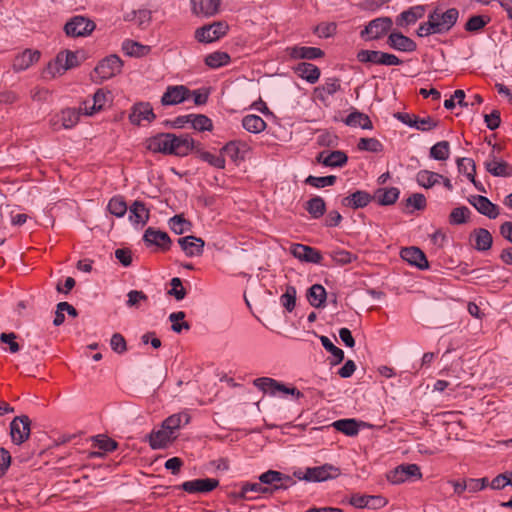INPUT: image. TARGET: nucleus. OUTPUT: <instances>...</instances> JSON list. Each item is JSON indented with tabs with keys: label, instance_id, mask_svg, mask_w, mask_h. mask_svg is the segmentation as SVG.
Segmentation results:
<instances>
[{
	"label": "nucleus",
	"instance_id": "42",
	"mask_svg": "<svg viewBox=\"0 0 512 512\" xmlns=\"http://www.w3.org/2000/svg\"><path fill=\"white\" fill-rule=\"evenodd\" d=\"M194 151L202 161L207 162L212 167L218 169L225 168V158L222 155H214L208 151H204L201 148H199V145H196Z\"/></svg>",
	"mask_w": 512,
	"mask_h": 512
},
{
	"label": "nucleus",
	"instance_id": "63",
	"mask_svg": "<svg viewBox=\"0 0 512 512\" xmlns=\"http://www.w3.org/2000/svg\"><path fill=\"white\" fill-rule=\"evenodd\" d=\"M434 16L433 15H428V21L427 22H424V23H421L417 29V35L419 37H427V36H430L432 34H439V31L437 30L438 29V26L436 25V23L434 22Z\"/></svg>",
	"mask_w": 512,
	"mask_h": 512
},
{
	"label": "nucleus",
	"instance_id": "43",
	"mask_svg": "<svg viewBox=\"0 0 512 512\" xmlns=\"http://www.w3.org/2000/svg\"><path fill=\"white\" fill-rule=\"evenodd\" d=\"M332 426L347 436H356L359 433V424L355 419H340L333 422Z\"/></svg>",
	"mask_w": 512,
	"mask_h": 512
},
{
	"label": "nucleus",
	"instance_id": "57",
	"mask_svg": "<svg viewBox=\"0 0 512 512\" xmlns=\"http://www.w3.org/2000/svg\"><path fill=\"white\" fill-rule=\"evenodd\" d=\"M470 210L466 206L454 208L449 215L451 225H461L467 222Z\"/></svg>",
	"mask_w": 512,
	"mask_h": 512
},
{
	"label": "nucleus",
	"instance_id": "3",
	"mask_svg": "<svg viewBox=\"0 0 512 512\" xmlns=\"http://www.w3.org/2000/svg\"><path fill=\"white\" fill-rule=\"evenodd\" d=\"M393 21L390 17H379L371 20L360 32L365 40H376L383 37L392 28Z\"/></svg>",
	"mask_w": 512,
	"mask_h": 512
},
{
	"label": "nucleus",
	"instance_id": "52",
	"mask_svg": "<svg viewBox=\"0 0 512 512\" xmlns=\"http://www.w3.org/2000/svg\"><path fill=\"white\" fill-rule=\"evenodd\" d=\"M337 177L335 175L328 176H313L309 175L305 179V184L310 185L314 188H324L326 186H332L336 183Z\"/></svg>",
	"mask_w": 512,
	"mask_h": 512
},
{
	"label": "nucleus",
	"instance_id": "50",
	"mask_svg": "<svg viewBox=\"0 0 512 512\" xmlns=\"http://www.w3.org/2000/svg\"><path fill=\"white\" fill-rule=\"evenodd\" d=\"M491 18L486 15H474L468 19L464 28L468 32H479L483 29L489 22Z\"/></svg>",
	"mask_w": 512,
	"mask_h": 512
},
{
	"label": "nucleus",
	"instance_id": "16",
	"mask_svg": "<svg viewBox=\"0 0 512 512\" xmlns=\"http://www.w3.org/2000/svg\"><path fill=\"white\" fill-rule=\"evenodd\" d=\"M401 258L408 262L410 265L417 267L420 270L429 268V263L424 252L418 247H405L400 251Z\"/></svg>",
	"mask_w": 512,
	"mask_h": 512
},
{
	"label": "nucleus",
	"instance_id": "62",
	"mask_svg": "<svg viewBox=\"0 0 512 512\" xmlns=\"http://www.w3.org/2000/svg\"><path fill=\"white\" fill-rule=\"evenodd\" d=\"M438 124L439 121L431 116L420 118L419 116L416 115L415 125L413 126V128L421 132H428L435 129L438 126Z\"/></svg>",
	"mask_w": 512,
	"mask_h": 512
},
{
	"label": "nucleus",
	"instance_id": "44",
	"mask_svg": "<svg viewBox=\"0 0 512 512\" xmlns=\"http://www.w3.org/2000/svg\"><path fill=\"white\" fill-rule=\"evenodd\" d=\"M249 493L255 494H264L271 493V489L269 487H264L261 482L260 483H245L242 485L240 492L238 493V497L241 499L251 500L254 499V496H250Z\"/></svg>",
	"mask_w": 512,
	"mask_h": 512
},
{
	"label": "nucleus",
	"instance_id": "5",
	"mask_svg": "<svg viewBox=\"0 0 512 512\" xmlns=\"http://www.w3.org/2000/svg\"><path fill=\"white\" fill-rule=\"evenodd\" d=\"M422 473L417 464H402L387 474V479L392 484H401L408 480H419Z\"/></svg>",
	"mask_w": 512,
	"mask_h": 512
},
{
	"label": "nucleus",
	"instance_id": "32",
	"mask_svg": "<svg viewBox=\"0 0 512 512\" xmlns=\"http://www.w3.org/2000/svg\"><path fill=\"white\" fill-rule=\"evenodd\" d=\"M295 72L299 77L311 84L316 83L321 74L320 69L316 65L308 62L299 63L295 68Z\"/></svg>",
	"mask_w": 512,
	"mask_h": 512
},
{
	"label": "nucleus",
	"instance_id": "53",
	"mask_svg": "<svg viewBox=\"0 0 512 512\" xmlns=\"http://www.w3.org/2000/svg\"><path fill=\"white\" fill-rule=\"evenodd\" d=\"M186 314L183 311L173 312L169 315V321L172 323L171 329L175 333H181L183 329L189 330L190 324L184 321Z\"/></svg>",
	"mask_w": 512,
	"mask_h": 512
},
{
	"label": "nucleus",
	"instance_id": "51",
	"mask_svg": "<svg viewBox=\"0 0 512 512\" xmlns=\"http://www.w3.org/2000/svg\"><path fill=\"white\" fill-rule=\"evenodd\" d=\"M230 61V56L226 52L216 51L206 56L205 64L211 68H219Z\"/></svg>",
	"mask_w": 512,
	"mask_h": 512
},
{
	"label": "nucleus",
	"instance_id": "64",
	"mask_svg": "<svg viewBox=\"0 0 512 512\" xmlns=\"http://www.w3.org/2000/svg\"><path fill=\"white\" fill-rule=\"evenodd\" d=\"M94 443L95 446L104 452H112L118 447V443L115 440L103 435H97L94 437Z\"/></svg>",
	"mask_w": 512,
	"mask_h": 512
},
{
	"label": "nucleus",
	"instance_id": "12",
	"mask_svg": "<svg viewBox=\"0 0 512 512\" xmlns=\"http://www.w3.org/2000/svg\"><path fill=\"white\" fill-rule=\"evenodd\" d=\"M143 241L147 246H156L162 251H168L171 246V239L169 235L161 230L153 227H148L143 235Z\"/></svg>",
	"mask_w": 512,
	"mask_h": 512
},
{
	"label": "nucleus",
	"instance_id": "7",
	"mask_svg": "<svg viewBox=\"0 0 512 512\" xmlns=\"http://www.w3.org/2000/svg\"><path fill=\"white\" fill-rule=\"evenodd\" d=\"M228 29L229 26L226 22L217 21L198 28L195 37L199 42L211 43L226 35Z\"/></svg>",
	"mask_w": 512,
	"mask_h": 512
},
{
	"label": "nucleus",
	"instance_id": "48",
	"mask_svg": "<svg viewBox=\"0 0 512 512\" xmlns=\"http://www.w3.org/2000/svg\"><path fill=\"white\" fill-rule=\"evenodd\" d=\"M348 161V157L345 152L340 150H335L328 153L323 160V165L327 167H342Z\"/></svg>",
	"mask_w": 512,
	"mask_h": 512
},
{
	"label": "nucleus",
	"instance_id": "29",
	"mask_svg": "<svg viewBox=\"0 0 512 512\" xmlns=\"http://www.w3.org/2000/svg\"><path fill=\"white\" fill-rule=\"evenodd\" d=\"M109 95L110 92H105L103 89H98L93 95L92 105H89V101H85L83 102L84 107H81V110H84L86 115H93L95 112L103 109L109 100Z\"/></svg>",
	"mask_w": 512,
	"mask_h": 512
},
{
	"label": "nucleus",
	"instance_id": "31",
	"mask_svg": "<svg viewBox=\"0 0 512 512\" xmlns=\"http://www.w3.org/2000/svg\"><path fill=\"white\" fill-rule=\"evenodd\" d=\"M424 6L418 5L409 8L408 10L400 13L396 18V24L398 26H406L415 23L418 19L424 16Z\"/></svg>",
	"mask_w": 512,
	"mask_h": 512
},
{
	"label": "nucleus",
	"instance_id": "30",
	"mask_svg": "<svg viewBox=\"0 0 512 512\" xmlns=\"http://www.w3.org/2000/svg\"><path fill=\"white\" fill-rule=\"evenodd\" d=\"M340 89V80L336 77H332L326 79L323 85L315 88L314 92L321 102H325L328 96L334 95Z\"/></svg>",
	"mask_w": 512,
	"mask_h": 512
},
{
	"label": "nucleus",
	"instance_id": "26",
	"mask_svg": "<svg viewBox=\"0 0 512 512\" xmlns=\"http://www.w3.org/2000/svg\"><path fill=\"white\" fill-rule=\"evenodd\" d=\"M191 4L194 14L209 17L218 12L220 0H191Z\"/></svg>",
	"mask_w": 512,
	"mask_h": 512
},
{
	"label": "nucleus",
	"instance_id": "23",
	"mask_svg": "<svg viewBox=\"0 0 512 512\" xmlns=\"http://www.w3.org/2000/svg\"><path fill=\"white\" fill-rule=\"evenodd\" d=\"M40 55L38 50L25 49L14 58L12 65L13 70L20 72L28 69L31 65L39 61Z\"/></svg>",
	"mask_w": 512,
	"mask_h": 512
},
{
	"label": "nucleus",
	"instance_id": "25",
	"mask_svg": "<svg viewBox=\"0 0 512 512\" xmlns=\"http://www.w3.org/2000/svg\"><path fill=\"white\" fill-rule=\"evenodd\" d=\"M289 56L293 59H317L324 56V51L317 47L293 46L287 48Z\"/></svg>",
	"mask_w": 512,
	"mask_h": 512
},
{
	"label": "nucleus",
	"instance_id": "17",
	"mask_svg": "<svg viewBox=\"0 0 512 512\" xmlns=\"http://www.w3.org/2000/svg\"><path fill=\"white\" fill-rule=\"evenodd\" d=\"M430 15L434 16V22L438 26L439 34L448 32L457 22L459 12L456 8H450L443 13L434 10Z\"/></svg>",
	"mask_w": 512,
	"mask_h": 512
},
{
	"label": "nucleus",
	"instance_id": "45",
	"mask_svg": "<svg viewBox=\"0 0 512 512\" xmlns=\"http://www.w3.org/2000/svg\"><path fill=\"white\" fill-rule=\"evenodd\" d=\"M282 480H286L291 484H296V481H294L293 478L275 470H268L259 476V481L261 482V484L266 485L274 486L276 483H278V481Z\"/></svg>",
	"mask_w": 512,
	"mask_h": 512
},
{
	"label": "nucleus",
	"instance_id": "35",
	"mask_svg": "<svg viewBox=\"0 0 512 512\" xmlns=\"http://www.w3.org/2000/svg\"><path fill=\"white\" fill-rule=\"evenodd\" d=\"M344 123L350 127H361L362 129H373L372 121L369 116L359 112L358 110H353L345 119Z\"/></svg>",
	"mask_w": 512,
	"mask_h": 512
},
{
	"label": "nucleus",
	"instance_id": "58",
	"mask_svg": "<svg viewBox=\"0 0 512 512\" xmlns=\"http://www.w3.org/2000/svg\"><path fill=\"white\" fill-rule=\"evenodd\" d=\"M127 204L124 199L120 196H116L110 199L108 203V210L111 214L116 217H122L127 212Z\"/></svg>",
	"mask_w": 512,
	"mask_h": 512
},
{
	"label": "nucleus",
	"instance_id": "46",
	"mask_svg": "<svg viewBox=\"0 0 512 512\" xmlns=\"http://www.w3.org/2000/svg\"><path fill=\"white\" fill-rule=\"evenodd\" d=\"M170 229L178 235L188 232L192 228V223L185 219L182 215H175L169 219Z\"/></svg>",
	"mask_w": 512,
	"mask_h": 512
},
{
	"label": "nucleus",
	"instance_id": "54",
	"mask_svg": "<svg viewBox=\"0 0 512 512\" xmlns=\"http://www.w3.org/2000/svg\"><path fill=\"white\" fill-rule=\"evenodd\" d=\"M319 339L323 347L335 357V361L332 362V365H337L344 360L343 350L335 346L327 336L321 335Z\"/></svg>",
	"mask_w": 512,
	"mask_h": 512
},
{
	"label": "nucleus",
	"instance_id": "40",
	"mask_svg": "<svg viewBox=\"0 0 512 512\" xmlns=\"http://www.w3.org/2000/svg\"><path fill=\"white\" fill-rule=\"evenodd\" d=\"M441 178H443V175L425 169L420 170L416 174V182L418 183V185L426 189H429L435 186L436 184L440 183Z\"/></svg>",
	"mask_w": 512,
	"mask_h": 512
},
{
	"label": "nucleus",
	"instance_id": "47",
	"mask_svg": "<svg viewBox=\"0 0 512 512\" xmlns=\"http://www.w3.org/2000/svg\"><path fill=\"white\" fill-rule=\"evenodd\" d=\"M450 155V144L448 141H440L437 142L430 148V157L438 160L445 161L449 158Z\"/></svg>",
	"mask_w": 512,
	"mask_h": 512
},
{
	"label": "nucleus",
	"instance_id": "18",
	"mask_svg": "<svg viewBox=\"0 0 512 512\" xmlns=\"http://www.w3.org/2000/svg\"><path fill=\"white\" fill-rule=\"evenodd\" d=\"M189 96L190 90L183 85L168 86L161 97V104L164 106L176 105L188 99Z\"/></svg>",
	"mask_w": 512,
	"mask_h": 512
},
{
	"label": "nucleus",
	"instance_id": "55",
	"mask_svg": "<svg viewBox=\"0 0 512 512\" xmlns=\"http://www.w3.org/2000/svg\"><path fill=\"white\" fill-rule=\"evenodd\" d=\"M332 261L337 265H346L351 263L357 257L349 251L343 249H334L328 253Z\"/></svg>",
	"mask_w": 512,
	"mask_h": 512
},
{
	"label": "nucleus",
	"instance_id": "14",
	"mask_svg": "<svg viewBox=\"0 0 512 512\" xmlns=\"http://www.w3.org/2000/svg\"><path fill=\"white\" fill-rule=\"evenodd\" d=\"M177 438L176 434L169 433L168 429L163 428V424L160 429L152 430L146 436V439L149 442L150 447L153 450L164 449L168 447L172 442H174Z\"/></svg>",
	"mask_w": 512,
	"mask_h": 512
},
{
	"label": "nucleus",
	"instance_id": "20",
	"mask_svg": "<svg viewBox=\"0 0 512 512\" xmlns=\"http://www.w3.org/2000/svg\"><path fill=\"white\" fill-rule=\"evenodd\" d=\"M178 244L187 257H196L203 254L205 242L196 236H185L178 239Z\"/></svg>",
	"mask_w": 512,
	"mask_h": 512
},
{
	"label": "nucleus",
	"instance_id": "6",
	"mask_svg": "<svg viewBox=\"0 0 512 512\" xmlns=\"http://www.w3.org/2000/svg\"><path fill=\"white\" fill-rule=\"evenodd\" d=\"M31 433V420L27 415L16 416L10 423L12 442L21 445L27 441Z\"/></svg>",
	"mask_w": 512,
	"mask_h": 512
},
{
	"label": "nucleus",
	"instance_id": "11",
	"mask_svg": "<svg viewBox=\"0 0 512 512\" xmlns=\"http://www.w3.org/2000/svg\"><path fill=\"white\" fill-rule=\"evenodd\" d=\"M80 110L75 108H66L63 109L60 115L57 116V119L52 118L50 120V124L53 130L57 131L60 128L71 129L73 128L79 121L80 118Z\"/></svg>",
	"mask_w": 512,
	"mask_h": 512
},
{
	"label": "nucleus",
	"instance_id": "22",
	"mask_svg": "<svg viewBox=\"0 0 512 512\" xmlns=\"http://www.w3.org/2000/svg\"><path fill=\"white\" fill-rule=\"evenodd\" d=\"M387 44L391 48L402 52H413L417 48L415 41L401 32L390 33L387 39Z\"/></svg>",
	"mask_w": 512,
	"mask_h": 512
},
{
	"label": "nucleus",
	"instance_id": "21",
	"mask_svg": "<svg viewBox=\"0 0 512 512\" xmlns=\"http://www.w3.org/2000/svg\"><path fill=\"white\" fill-rule=\"evenodd\" d=\"M156 118L153 108L149 102H140L132 107V111L129 115V120L134 125H140L142 120L148 122L153 121Z\"/></svg>",
	"mask_w": 512,
	"mask_h": 512
},
{
	"label": "nucleus",
	"instance_id": "38",
	"mask_svg": "<svg viewBox=\"0 0 512 512\" xmlns=\"http://www.w3.org/2000/svg\"><path fill=\"white\" fill-rule=\"evenodd\" d=\"M400 191L396 187H390V188H379L376 192L374 197L377 199L378 203L382 206H388L394 204L398 197H399Z\"/></svg>",
	"mask_w": 512,
	"mask_h": 512
},
{
	"label": "nucleus",
	"instance_id": "27",
	"mask_svg": "<svg viewBox=\"0 0 512 512\" xmlns=\"http://www.w3.org/2000/svg\"><path fill=\"white\" fill-rule=\"evenodd\" d=\"M150 217V211L144 202L136 200L129 207V220L134 224L144 226Z\"/></svg>",
	"mask_w": 512,
	"mask_h": 512
},
{
	"label": "nucleus",
	"instance_id": "39",
	"mask_svg": "<svg viewBox=\"0 0 512 512\" xmlns=\"http://www.w3.org/2000/svg\"><path fill=\"white\" fill-rule=\"evenodd\" d=\"M305 209L313 219H319L326 212V203L320 196H314L305 203Z\"/></svg>",
	"mask_w": 512,
	"mask_h": 512
},
{
	"label": "nucleus",
	"instance_id": "61",
	"mask_svg": "<svg viewBox=\"0 0 512 512\" xmlns=\"http://www.w3.org/2000/svg\"><path fill=\"white\" fill-rule=\"evenodd\" d=\"M357 147L362 151L381 152L383 150L382 143L376 138H360Z\"/></svg>",
	"mask_w": 512,
	"mask_h": 512
},
{
	"label": "nucleus",
	"instance_id": "2",
	"mask_svg": "<svg viewBox=\"0 0 512 512\" xmlns=\"http://www.w3.org/2000/svg\"><path fill=\"white\" fill-rule=\"evenodd\" d=\"M253 385L261 390L263 393H268L275 396L277 393L290 394L296 398L303 397V393L295 387H288L284 383L279 382L270 377H260L253 381Z\"/></svg>",
	"mask_w": 512,
	"mask_h": 512
},
{
	"label": "nucleus",
	"instance_id": "15",
	"mask_svg": "<svg viewBox=\"0 0 512 512\" xmlns=\"http://www.w3.org/2000/svg\"><path fill=\"white\" fill-rule=\"evenodd\" d=\"M469 203L482 215L495 219L499 215V207L482 195H472L468 198Z\"/></svg>",
	"mask_w": 512,
	"mask_h": 512
},
{
	"label": "nucleus",
	"instance_id": "1",
	"mask_svg": "<svg viewBox=\"0 0 512 512\" xmlns=\"http://www.w3.org/2000/svg\"><path fill=\"white\" fill-rule=\"evenodd\" d=\"M341 474L340 469L332 464H324L317 467H309L305 473L295 472L294 475L300 479L309 482H323L335 479Z\"/></svg>",
	"mask_w": 512,
	"mask_h": 512
},
{
	"label": "nucleus",
	"instance_id": "10",
	"mask_svg": "<svg viewBox=\"0 0 512 512\" xmlns=\"http://www.w3.org/2000/svg\"><path fill=\"white\" fill-rule=\"evenodd\" d=\"M219 486V480L215 478H203V479H194L190 481L183 482L180 486L185 492L190 494H204L211 492L215 488Z\"/></svg>",
	"mask_w": 512,
	"mask_h": 512
},
{
	"label": "nucleus",
	"instance_id": "33",
	"mask_svg": "<svg viewBox=\"0 0 512 512\" xmlns=\"http://www.w3.org/2000/svg\"><path fill=\"white\" fill-rule=\"evenodd\" d=\"M486 170L496 177H512V165L506 161H498L493 158L491 161L485 162Z\"/></svg>",
	"mask_w": 512,
	"mask_h": 512
},
{
	"label": "nucleus",
	"instance_id": "41",
	"mask_svg": "<svg viewBox=\"0 0 512 512\" xmlns=\"http://www.w3.org/2000/svg\"><path fill=\"white\" fill-rule=\"evenodd\" d=\"M242 126L250 133H260L265 130L266 122L258 115H247L242 119Z\"/></svg>",
	"mask_w": 512,
	"mask_h": 512
},
{
	"label": "nucleus",
	"instance_id": "28",
	"mask_svg": "<svg viewBox=\"0 0 512 512\" xmlns=\"http://www.w3.org/2000/svg\"><path fill=\"white\" fill-rule=\"evenodd\" d=\"M170 133H160L148 140L147 148L155 153L171 155Z\"/></svg>",
	"mask_w": 512,
	"mask_h": 512
},
{
	"label": "nucleus",
	"instance_id": "60",
	"mask_svg": "<svg viewBox=\"0 0 512 512\" xmlns=\"http://www.w3.org/2000/svg\"><path fill=\"white\" fill-rule=\"evenodd\" d=\"M383 54L382 51H376V50H360L357 53V60L362 63H373V64H379L381 65V55Z\"/></svg>",
	"mask_w": 512,
	"mask_h": 512
},
{
	"label": "nucleus",
	"instance_id": "56",
	"mask_svg": "<svg viewBox=\"0 0 512 512\" xmlns=\"http://www.w3.org/2000/svg\"><path fill=\"white\" fill-rule=\"evenodd\" d=\"M146 49V46L132 40H125L122 43V50L128 56L141 57L145 54Z\"/></svg>",
	"mask_w": 512,
	"mask_h": 512
},
{
	"label": "nucleus",
	"instance_id": "37",
	"mask_svg": "<svg viewBox=\"0 0 512 512\" xmlns=\"http://www.w3.org/2000/svg\"><path fill=\"white\" fill-rule=\"evenodd\" d=\"M475 238L474 248L477 251H487L491 248L493 238L491 233L485 228L475 229L472 233Z\"/></svg>",
	"mask_w": 512,
	"mask_h": 512
},
{
	"label": "nucleus",
	"instance_id": "8",
	"mask_svg": "<svg viewBox=\"0 0 512 512\" xmlns=\"http://www.w3.org/2000/svg\"><path fill=\"white\" fill-rule=\"evenodd\" d=\"M96 25L84 16L71 18L64 26L65 33L71 37L87 36L93 32Z\"/></svg>",
	"mask_w": 512,
	"mask_h": 512
},
{
	"label": "nucleus",
	"instance_id": "59",
	"mask_svg": "<svg viewBox=\"0 0 512 512\" xmlns=\"http://www.w3.org/2000/svg\"><path fill=\"white\" fill-rule=\"evenodd\" d=\"M191 115H192V118H191L190 123L192 124V127L195 130H198L200 132L212 130L213 123H212L211 119L208 118L206 115H203V114H198V115L191 114Z\"/></svg>",
	"mask_w": 512,
	"mask_h": 512
},
{
	"label": "nucleus",
	"instance_id": "24",
	"mask_svg": "<svg viewBox=\"0 0 512 512\" xmlns=\"http://www.w3.org/2000/svg\"><path fill=\"white\" fill-rule=\"evenodd\" d=\"M373 196L363 190H357L354 193L344 197L341 204L344 207L359 209L366 207L372 200Z\"/></svg>",
	"mask_w": 512,
	"mask_h": 512
},
{
	"label": "nucleus",
	"instance_id": "34",
	"mask_svg": "<svg viewBox=\"0 0 512 512\" xmlns=\"http://www.w3.org/2000/svg\"><path fill=\"white\" fill-rule=\"evenodd\" d=\"M191 420V417L186 412H180L172 414L167 417L163 422V428L168 429L169 433L176 434L181 426L187 425Z\"/></svg>",
	"mask_w": 512,
	"mask_h": 512
},
{
	"label": "nucleus",
	"instance_id": "49",
	"mask_svg": "<svg viewBox=\"0 0 512 512\" xmlns=\"http://www.w3.org/2000/svg\"><path fill=\"white\" fill-rule=\"evenodd\" d=\"M296 295V288L292 285H287L285 292L280 297V303L287 312H292L295 309Z\"/></svg>",
	"mask_w": 512,
	"mask_h": 512
},
{
	"label": "nucleus",
	"instance_id": "19",
	"mask_svg": "<svg viewBox=\"0 0 512 512\" xmlns=\"http://www.w3.org/2000/svg\"><path fill=\"white\" fill-rule=\"evenodd\" d=\"M249 151V145L240 140L230 141L221 149L235 163L244 161Z\"/></svg>",
	"mask_w": 512,
	"mask_h": 512
},
{
	"label": "nucleus",
	"instance_id": "13",
	"mask_svg": "<svg viewBox=\"0 0 512 512\" xmlns=\"http://www.w3.org/2000/svg\"><path fill=\"white\" fill-rule=\"evenodd\" d=\"M290 253L300 261L307 263L319 264L323 259L320 251L313 247L299 243L291 245Z\"/></svg>",
	"mask_w": 512,
	"mask_h": 512
},
{
	"label": "nucleus",
	"instance_id": "9",
	"mask_svg": "<svg viewBox=\"0 0 512 512\" xmlns=\"http://www.w3.org/2000/svg\"><path fill=\"white\" fill-rule=\"evenodd\" d=\"M171 155L184 157L196 148L195 142L188 134L175 135L170 133Z\"/></svg>",
	"mask_w": 512,
	"mask_h": 512
},
{
	"label": "nucleus",
	"instance_id": "4",
	"mask_svg": "<svg viewBox=\"0 0 512 512\" xmlns=\"http://www.w3.org/2000/svg\"><path fill=\"white\" fill-rule=\"evenodd\" d=\"M123 61L115 54L102 59L94 69L100 81L108 80L121 73Z\"/></svg>",
	"mask_w": 512,
	"mask_h": 512
},
{
	"label": "nucleus",
	"instance_id": "36",
	"mask_svg": "<svg viewBox=\"0 0 512 512\" xmlns=\"http://www.w3.org/2000/svg\"><path fill=\"white\" fill-rule=\"evenodd\" d=\"M327 298L325 288L320 284L312 285L307 291V300L315 308L323 307Z\"/></svg>",
	"mask_w": 512,
	"mask_h": 512
}]
</instances>
